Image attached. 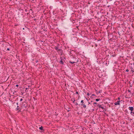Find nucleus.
<instances>
[{
  "instance_id": "f257e3e1",
  "label": "nucleus",
  "mask_w": 134,
  "mask_h": 134,
  "mask_svg": "<svg viewBox=\"0 0 134 134\" xmlns=\"http://www.w3.org/2000/svg\"><path fill=\"white\" fill-rule=\"evenodd\" d=\"M60 59L61 60L59 62V63L62 65H63L64 64V62H65V60L63 59L62 57H60Z\"/></svg>"
},
{
  "instance_id": "f03ea898",
  "label": "nucleus",
  "mask_w": 134,
  "mask_h": 134,
  "mask_svg": "<svg viewBox=\"0 0 134 134\" xmlns=\"http://www.w3.org/2000/svg\"><path fill=\"white\" fill-rule=\"evenodd\" d=\"M81 102L82 103L81 104V105L83 106L82 108H86V105H85V104L84 103L83 100H82L81 101Z\"/></svg>"
},
{
  "instance_id": "7ed1b4c3",
  "label": "nucleus",
  "mask_w": 134,
  "mask_h": 134,
  "mask_svg": "<svg viewBox=\"0 0 134 134\" xmlns=\"http://www.w3.org/2000/svg\"><path fill=\"white\" fill-rule=\"evenodd\" d=\"M120 101L119 100L117 101L116 102L114 103V104L115 105H120Z\"/></svg>"
},
{
  "instance_id": "20e7f679",
  "label": "nucleus",
  "mask_w": 134,
  "mask_h": 134,
  "mask_svg": "<svg viewBox=\"0 0 134 134\" xmlns=\"http://www.w3.org/2000/svg\"><path fill=\"white\" fill-rule=\"evenodd\" d=\"M129 109L131 111H132L133 110L134 108L133 107H130L129 108Z\"/></svg>"
},
{
  "instance_id": "39448f33",
  "label": "nucleus",
  "mask_w": 134,
  "mask_h": 134,
  "mask_svg": "<svg viewBox=\"0 0 134 134\" xmlns=\"http://www.w3.org/2000/svg\"><path fill=\"white\" fill-rule=\"evenodd\" d=\"M22 106L24 107H26L27 106L26 104V102H23L22 104Z\"/></svg>"
},
{
  "instance_id": "423d86ee",
  "label": "nucleus",
  "mask_w": 134,
  "mask_h": 134,
  "mask_svg": "<svg viewBox=\"0 0 134 134\" xmlns=\"http://www.w3.org/2000/svg\"><path fill=\"white\" fill-rule=\"evenodd\" d=\"M55 49H56V51H59L60 50H61L60 49H59L58 48V47L57 46H55Z\"/></svg>"
},
{
  "instance_id": "0eeeda50",
  "label": "nucleus",
  "mask_w": 134,
  "mask_h": 134,
  "mask_svg": "<svg viewBox=\"0 0 134 134\" xmlns=\"http://www.w3.org/2000/svg\"><path fill=\"white\" fill-rule=\"evenodd\" d=\"M130 113L132 115L134 116V111H131Z\"/></svg>"
},
{
  "instance_id": "6e6552de",
  "label": "nucleus",
  "mask_w": 134,
  "mask_h": 134,
  "mask_svg": "<svg viewBox=\"0 0 134 134\" xmlns=\"http://www.w3.org/2000/svg\"><path fill=\"white\" fill-rule=\"evenodd\" d=\"M39 129L40 130H44L43 129V127H42V126H41V127H39Z\"/></svg>"
},
{
  "instance_id": "1a4fd4ad",
  "label": "nucleus",
  "mask_w": 134,
  "mask_h": 134,
  "mask_svg": "<svg viewBox=\"0 0 134 134\" xmlns=\"http://www.w3.org/2000/svg\"><path fill=\"white\" fill-rule=\"evenodd\" d=\"M69 63H71V64H73V63H76L75 62H72L71 61H69Z\"/></svg>"
},
{
  "instance_id": "9d476101",
  "label": "nucleus",
  "mask_w": 134,
  "mask_h": 134,
  "mask_svg": "<svg viewBox=\"0 0 134 134\" xmlns=\"http://www.w3.org/2000/svg\"><path fill=\"white\" fill-rule=\"evenodd\" d=\"M98 107L99 108H101L102 105H100L99 104H98L97 105Z\"/></svg>"
},
{
  "instance_id": "9b49d317",
  "label": "nucleus",
  "mask_w": 134,
  "mask_h": 134,
  "mask_svg": "<svg viewBox=\"0 0 134 134\" xmlns=\"http://www.w3.org/2000/svg\"><path fill=\"white\" fill-rule=\"evenodd\" d=\"M19 106L18 105L17 106V108H16V110L18 111L19 110Z\"/></svg>"
},
{
  "instance_id": "f8f14e48",
  "label": "nucleus",
  "mask_w": 134,
  "mask_h": 134,
  "mask_svg": "<svg viewBox=\"0 0 134 134\" xmlns=\"http://www.w3.org/2000/svg\"><path fill=\"white\" fill-rule=\"evenodd\" d=\"M100 100V99H96V102H98V101H99V100Z\"/></svg>"
},
{
  "instance_id": "ddd939ff",
  "label": "nucleus",
  "mask_w": 134,
  "mask_h": 134,
  "mask_svg": "<svg viewBox=\"0 0 134 134\" xmlns=\"http://www.w3.org/2000/svg\"><path fill=\"white\" fill-rule=\"evenodd\" d=\"M128 92H129V93H131V91H130V90H128Z\"/></svg>"
},
{
  "instance_id": "4468645a",
  "label": "nucleus",
  "mask_w": 134,
  "mask_h": 134,
  "mask_svg": "<svg viewBox=\"0 0 134 134\" xmlns=\"http://www.w3.org/2000/svg\"><path fill=\"white\" fill-rule=\"evenodd\" d=\"M29 89V88H25V89H26V90L25 91L26 92V90H27V89Z\"/></svg>"
},
{
  "instance_id": "2eb2a0df",
  "label": "nucleus",
  "mask_w": 134,
  "mask_h": 134,
  "mask_svg": "<svg viewBox=\"0 0 134 134\" xmlns=\"http://www.w3.org/2000/svg\"><path fill=\"white\" fill-rule=\"evenodd\" d=\"M101 108L102 109H104V108L103 107H102V106H101Z\"/></svg>"
},
{
  "instance_id": "dca6fc26",
  "label": "nucleus",
  "mask_w": 134,
  "mask_h": 134,
  "mask_svg": "<svg viewBox=\"0 0 134 134\" xmlns=\"http://www.w3.org/2000/svg\"><path fill=\"white\" fill-rule=\"evenodd\" d=\"M87 94L88 96H89V95H90L89 93H87Z\"/></svg>"
},
{
  "instance_id": "f3484780",
  "label": "nucleus",
  "mask_w": 134,
  "mask_h": 134,
  "mask_svg": "<svg viewBox=\"0 0 134 134\" xmlns=\"http://www.w3.org/2000/svg\"><path fill=\"white\" fill-rule=\"evenodd\" d=\"M129 70L128 69H127L126 70V71L128 72L129 71Z\"/></svg>"
},
{
  "instance_id": "a211bd4d",
  "label": "nucleus",
  "mask_w": 134,
  "mask_h": 134,
  "mask_svg": "<svg viewBox=\"0 0 134 134\" xmlns=\"http://www.w3.org/2000/svg\"><path fill=\"white\" fill-rule=\"evenodd\" d=\"M97 104V103L96 102H94L93 103V104Z\"/></svg>"
},
{
  "instance_id": "6ab92c4d",
  "label": "nucleus",
  "mask_w": 134,
  "mask_h": 134,
  "mask_svg": "<svg viewBox=\"0 0 134 134\" xmlns=\"http://www.w3.org/2000/svg\"><path fill=\"white\" fill-rule=\"evenodd\" d=\"M76 93L77 94H79V93H78V92L76 91Z\"/></svg>"
},
{
  "instance_id": "aec40b11",
  "label": "nucleus",
  "mask_w": 134,
  "mask_h": 134,
  "mask_svg": "<svg viewBox=\"0 0 134 134\" xmlns=\"http://www.w3.org/2000/svg\"><path fill=\"white\" fill-rule=\"evenodd\" d=\"M74 100H73V103H74L75 102V99L74 98Z\"/></svg>"
},
{
  "instance_id": "412c9836",
  "label": "nucleus",
  "mask_w": 134,
  "mask_h": 134,
  "mask_svg": "<svg viewBox=\"0 0 134 134\" xmlns=\"http://www.w3.org/2000/svg\"><path fill=\"white\" fill-rule=\"evenodd\" d=\"M131 71H132V73H133V72H134V71L132 69Z\"/></svg>"
},
{
  "instance_id": "4be33fe9",
  "label": "nucleus",
  "mask_w": 134,
  "mask_h": 134,
  "mask_svg": "<svg viewBox=\"0 0 134 134\" xmlns=\"http://www.w3.org/2000/svg\"><path fill=\"white\" fill-rule=\"evenodd\" d=\"M23 100V99L22 98H21L20 99V101H22Z\"/></svg>"
},
{
  "instance_id": "5701e85b",
  "label": "nucleus",
  "mask_w": 134,
  "mask_h": 134,
  "mask_svg": "<svg viewBox=\"0 0 134 134\" xmlns=\"http://www.w3.org/2000/svg\"><path fill=\"white\" fill-rule=\"evenodd\" d=\"M75 104L76 105H78V104L77 102H76Z\"/></svg>"
},
{
  "instance_id": "b1692460",
  "label": "nucleus",
  "mask_w": 134,
  "mask_h": 134,
  "mask_svg": "<svg viewBox=\"0 0 134 134\" xmlns=\"http://www.w3.org/2000/svg\"><path fill=\"white\" fill-rule=\"evenodd\" d=\"M7 50L8 51H9L10 50V48H8L7 49Z\"/></svg>"
},
{
  "instance_id": "393cba45",
  "label": "nucleus",
  "mask_w": 134,
  "mask_h": 134,
  "mask_svg": "<svg viewBox=\"0 0 134 134\" xmlns=\"http://www.w3.org/2000/svg\"><path fill=\"white\" fill-rule=\"evenodd\" d=\"M132 120V119H129V121H131V120Z\"/></svg>"
},
{
  "instance_id": "a878e982",
  "label": "nucleus",
  "mask_w": 134,
  "mask_h": 134,
  "mask_svg": "<svg viewBox=\"0 0 134 134\" xmlns=\"http://www.w3.org/2000/svg\"><path fill=\"white\" fill-rule=\"evenodd\" d=\"M130 69H133V68L132 67H131V68H130Z\"/></svg>"
},
{
  "instance_id": "bb28decb",
  "label": "nucleus",
  "mask_w": 134,
  "mask_h": 134,
  "mask_svg": "<svg viewBox=\"0 0 134 134\" xmlns=\"http://www.w3.org/2000/svg\"><path fill=\"white\" fill-rule=\"evenodd\" d=\"M130 97H126V98L129 99V98H130Z\"/></svg>"
},
{
  "instance_id": "cd10ccee",
  "label": "nucleus",
  "mask_w": 134,
  "mask_h": 134,
  "mask_svg": "<svg viewBox=\"0 0 134 134\" xmlns=\"http://www.w3.org/2000/svg\"><path fill=\"white\" fill-rule=\"evenodd\" d=\"M18 86H18V85H16V87H18Z\"/></svg>"
},
{
  "instance_id": "c85d7f7f",
  "label": "nucleus",
  "mask_w": 134,
  "mask_h": 134,
  "mask_svg": "<svg viewBox=\"0 0 134 134\" xmlns=\"http://www.w3.org/2000/svg\"><path fill=\"white\" fill-rule=\"evenodd\" d=\"M36 61V63H37L38 62V60H37L36 61Z\"/></svg>"
},
{
  "instance_id": "c756f323",
  "label": "nucleus",
  "mask_w": 134,
  "mask_h": 134,
  "mask_svg": "<svg viewBox=\"0 0 134 134\" xmlns=\"http://www.w3.org/2000/svg\"><path fill=\"white\" fill-rule=\"evenodd\" d=\"M118 99L119 100H120V97H118Z\"/></svg>"
},
{
  "instance_id": "7c9ffc66",
  "label": "nucleus",
  "mask_w": 134,
  "mask_h": 134,
  "mask_svg": "<svg viewBox=\"0 0 134 134\" xmlns=\"http://www.w3.org/2000/svg\"><path fill=\"white\" fill-rule=\"evenodd\" d=\"M95 96V95L94 94H92V96Z\"/></svg>"
},
{
  "instance_id": "2f4dec72",
  "label": "nucleus",
  "mask_w": 134,
  "mask_h": 134,
  "mask_svg": "<svg viewBox=\"0 0 134 134\" xmlns=\"http://www.w3.org/2000/svg\"><path fill=\"white\" fill-rule=\"evenodd\" d=\"M133 8L134 9V4L133 5Z\"/></svg>"
},
{
  "instance_id": "473e14b6",
  "label": "nucleus",
  "mask_w": 134,
  "mask_h": 134,
  "mask_svg": "<svg viewBox=\"0 0 134 134\" xmlns=\"http://www.w3.org/2000/svg\"><path fill=\"white\" fill-rule=\"evenodd\" d=\"M70 111V110H68V112H69V111Z\"/></svg>"
},
{
  "instance_id": "72a5a7b5",
  "label": "nucleus",
  "mask_w": 134,
  "mask_h": 134,
  "mask_svg": "<svg viewBox=\"0 0 134 134\" xmlns=\"http://www.w3.org/2000/svg\"><path fill=\"white\" fill-rule=\"evenodd\" d=\"M16 104H17V105H18V103H16Z\"/></svg>"
},
{
  "instance_id": "f704fd0d",
  "label": "nucleus",
  "mask_w": 134,
  "mask_h": 134,
  "mask_svg": "<svg viewBox=\"0 0 134 134\" xmlns=\"http://www.w3.org/2000/svg\"><path fill=\"white\" fill-rule=\"evenodd\" d=\"M112 56H113V57H114V56H115V55H112Z\"/></svg>"
},
{
  "instance_id": "c9c22d12",
  "label": "nucleus",
  "mask_w": 134,
  "mask_h": 134,
  "mask_svg": "<svg viewBox=\"0 0 134 134\" xmlns=\"http://www.w3.org/2000/svg\"><path fill=\"white\" fill-rule=\"evenodd\" d=\"M104 110H105V111H106V109H104Z\"/></svg>"
},
{
  "instance_id": "e433bc0d",
  "label": "nucleus",
  "mask_w": 134,
  "mask_h": 134,
  "mask_svg": "<svg viewBox=\"0 0 134 134\" xmlns=\"http://www.w3.org/2000/svg\"><path fill=\"white\" fill-rule=\"evenodd\" d=\"M118 34H119V35H120V34H119V32H118Z\"/></svg>"
},
{
  "instance_id": "4c0bfd02",
  "label": "nucleus",
  "mask_w": 134,
  "mask_h": 134,
  "mask_svg": "<svg viewBox=\"0 0 134 134\" xmlns=\"http://www.w3.org/2000/svg\"><path fill=\"white\" fill-rule=\"evenodd\" d=\"M30 10H31V11H32V9H30Z\"/></svg>"
},
{
  "instance_id": "58836bf2",
  "label": "nucleus",
  "mask_w": 134,
  "mask_h": 134,
  "mask_svg": "<svg viewBox=\"0 0 134 134\" xmlns=\"http://www.w3.org/2000/svg\"><path fill=\"white\" fill-rule=\"evenodd\" d=\"M29 87H30L29 86L28 88H29Z\"/></svg>"
},
{
  "instance_id": "ea45409f",
  "label": "nucleus",
  "mask_w": 134,
  "mask_h": 134,
  "mask_svg": "<svg viewBox=\"0 0 134 134\" xmlns=\"http://www.w3.org/2000/svg\"><path fill=\"white\" fill-rule=\"evenodd\" d=\"M68 109H69V107H68Z\"/></svg>"
},
{
  "instance_id": "a19ab883",
  "label": "nucleus",
  "mask_w": 134,
  "mask_h": 134,
  "mask_svg": "<svg viewBox=\"0 0 134 134\" xmlns=\"http://www.w3.org/2000/svg\"><path fill=\"white\" fill-rule=\"evenodd\" d=\"M90 103L89 102V103H88V104H90Z\"/></svg>"
},
{
  "instance_id": "79ce46f5",
  "label": "nucleus",
  "mask_w": 134,
  "mask_h": 134,
  "mask_svg": "<svg viewBox=\"0 0 134 134\" xmlns=\"http://www.w3.org/2000/svg\"><path fill=\"white\" fill-rule=\"evenodd\" d=\"M64 58V59H65V58Z\"/></svg>"
},
{
  "instance_id": "37998d69",
  "label": "nucleus",
  "mask_w": 134,
  "mask_h": 134,
  "mask_svg": "<svg viewBox=\"0 0 134 134\" xmlns=\"http://www.w3.org/2000/svg\"><path fill=\"white\" fill-rule=\"evenodd\" d=\"M91 98H92V96H91Z\"/></svg>"
},
{
  "instance_id": "c03bdc74",
  "label": "nucleus",
  "mask_w": 134,
  "mask_h": 134,
  "mask_svg": "<svg viewBox=\"0 0 134 134\" xmlns=\"http://www.w3.org/2000/svg\"><path fill=\"white\" fill-rule=\"evenodd\" d=\"M42 42H43V41H42Z\"/></svg>"
}]
</instances>
